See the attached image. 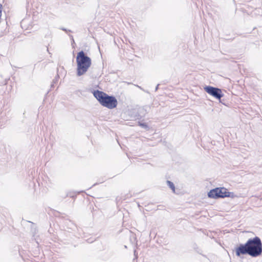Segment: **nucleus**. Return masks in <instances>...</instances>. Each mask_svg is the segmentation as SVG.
Wrapping results in <instances>:
<instances>
[{
    "label": "nucleus",
    "mask_w": 262,
    "mask_h": 262,
    "mask_svg": "<svg viewBox=\"0 0 262 262\" xmlns=\"http://www.w3.org/2000/svg\"><path fill=\"white\" fill-rule=\"evenodd\" d=\"M262 253V243L258 237L249 239L245 244H241L235 249V254L237 256L248 254L252 257H256Z\"/></svg>",
    "instance_id": "obj_1"
},
{
    "label": "nucleus",
    "mask_w": 262,
    "mask_h": 262,
    "mask_svg": "<svg viewBox=\"0 0 262 262\" xmlns=\"http://www.w3.org/2000/svg\"><path fill=\"white\" fill-rule=\"evenodd\" d=\"M76 60L77 75L78 76H81L84 75L91 67V59L83 51H81L77 53Z\"/></svg>",
    "instance_id": "obj_2"
},
{
    "label": "nucleus",
    "mask_w": 262,
    "mask_h": 262,
    "mask_svg": "<svg viewBox=\"0 0 262 262\" xmlns=\"http://www.w3.org/2000/svg\"><path fill=\"white\" fill-rule=\"evenodd\" d=\"M93 94L102 106L110 109L116 107L117 100L114 97L110 96L105 93L99 91H94Z\"/></svg>",
    "instance_id": "obj_3"
},
{
    "label": "nucleus",
    "mask_w": 262,
    "mask_h": 262,
    "mask_svg": "<svg viewBox=\"0 0 262 262\" xmlns=\"http://www.w3.org/2000/svg\"><path fill=\"white\" fill-rule=\"evenodd\" d=\"M230 192L227 191L224 188H216L211 190L208 193L209 198L216 199L219 198H224L230 196Z\"/></svg>",
    "instance_id": "obj_4"
},
{
    "label": "nucleus",
    "mask_w": 262,
    "mask_h": 262,
    "mask_svg": "<svg viewBox=\"0 0 262 262\" xmlns=\"http://www.w3.org/2000/svg\"><path fill=\"white\" fill-rule=\"evenodd\" d=\"M204 90L207 93L217 99L220 100L223 97L222 91L220 89L210 86H207L204 88Z\"/></svg>",
    "instance_id": "obj_5"
},
{
    "label": "nucleus",
    "mask_w": 262,
    "mask_h": 262,
    "mask_svg": "<svg viewBox=\"0 0 262 262\" xmlns=\"http://www.w3.org/2000/svg\"><path fill=\"white\" fill-rule=\"evenodd\" d=\"M167 185H168V186L172 189V191L173 192H175V187H174V185L173 184V183H172L171 182H170L169 181H167Z\"/></svg>",
    "instance_id": "obj_6"
},
{
    "label": "nucleus",
    "mask_w": 262,
    "mask_h": 262,
    "mask_svg": "<svg viewBox=\"0 0 262 262\" xmlns=\"http://www.w3.org/2000/svg\"><path fill=\"white\" fill-rule=\"evenodd\" d=\"M158 85H157V86L156 87V90L158 89Z\"/></svg>",
    "instance_id": "obj_7"
},
{
    "label": "nucleus",
    "mask_w": 262,
    "mask_h": 262,
    "mask_svg": "<svg viewBox=\"0 0 262 262\" xmlns=\"http://www.w3.org/2000/svg\"><path fill=\"white\" fill-rule=\"evenodd\" d=\"M134 254L136 255V251H134Z\"/></svg>",
    "instance_id": "obj_8"
}]
</instances>
